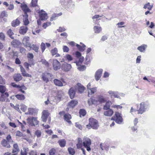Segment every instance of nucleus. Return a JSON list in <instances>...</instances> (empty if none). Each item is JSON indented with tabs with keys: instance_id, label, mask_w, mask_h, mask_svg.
Returning a JSON list of instances; mask_svg holds the SVG:
<instances>
[{
	"instance_id": "20e7f679",
	"label": "nucleus",
	"mask_w": 155,
	"mask_h": 155,
	"mask_svg": "<svg viewBox=\"0 0 155 155\" xmlns=\"http://www.w3.org/2000/svg\"><path fill=\"white\" fill-rule=\"evenodd\" d=\"M136 106L137 107V111L138 114H142L144 112L148 105L145 102H142L140 105L136 104Z\"/></svg>"
},
{
	"instance_id": "aec40b11",
	"label": "nucleus",
	"mask_w": 155,
	"mask_h": 155,
	"mask_svg": "<svg viewBox=\"0 0 155 155\" xmlns=\"http://www.w3.org/2000/svg\"><path fill=\"white\" fill-rule=\"evenodd\" d=\"M74 87H76V90H78L80 93H82L85 90V87L80 83H78Z\"/></svg>"
},
{
	"instance_id": "5fc2aeb1",
	"label": "nucleus",
	"mask_w": 155,
	"mask_h": 155,
	"mask_svg": "<svg viewBox=\"0 0 155 155\" xmlns=\"http://www.w3.org/2000/svg\"><path fill=\"white\" fill-rule=\"evenodd\" d=\"M25 19H23V22L24 23V25L25 26H26L29 24V22L28 18V17H26V16L25 15Z\"/></svg>"
},
{
	"instance_id": "2f4dec72",
	"label": "nucleus",
	"mask_w": 155,
	"mask_h": 155,
	"mask_svg": "<svg viewBox=\"0 0 155 155\" xmlns=\"http://www.w3.org/2000/svg\"><path fill=\"white\" fill-rule=\"evenodd\" d=\"M112 103L110 101H107L105 105L104 106L103 109L104 110H107L110 109V106L112 105Z\"/></svg>"
},
{
	"instance_id": "603ef678",
	"label": "nucleus",
	"mask_w": 155,
	"mask_h": 155,
	"mask_svg": "<svg viewBox=\"0 0 155 155\" xmlns=\"http://www.w3.org/2000/svg\"><path fill=\"white\" fill-rule=\"evenodd\" d=\"M51 24V23L50 21L44 23L43 24L42 27L44 29H45L47 27L50 25Z\"/></svg>"
},
{
	"instance_id": "b1692460",
	"label": "nucleus",
	"mask_w": 155,
	"mask_h": 155,
	"mask_svg": "<svg viewBox=\"0 0 155 155\" xmlns=\"http://www.w3.org/2000/svg\"><path fill=\"white\" fill-rule=\"evenodd\" d=\"M13 78L14 81L18 82L22 80V77L20 74L18 73L15 74L14 75Z\"/></svg>"
},
{
	"instance_id": "72a5a7b5",
	"label": "nucleus",
	"mask_w": 155,
	"mask_h": 155,
	"mask_svg": "<svg viewBox=\"0 0 155 155\" xmlns=\"http://www.w3.org/2000/svg\"><path fill=\"white\" fill-rule=\"evenodd\" d=\"M100 147L102 150H108L109 147V146L105 143H101Z\"/></svg>"
},
{
	"instance_id": "3c124183",
	"label": "nucleus",
	"mask_w": 155,
	"mask_h": 155,
	"mask_svg": "<svg viewBox=\"0 0 155 155\" xmlns=\"http://www.w3.org/2000/svg\"><path fill=\"white\" fill-rule=\"evenodd\" d=\"M6 88L4 85H0V92L2 94H3L6 91Z\"/></svg>"
},
{
	"instance_id": "58836bf2",
	"label": "nucleus",
	"mask_w": 155,
	"mask_h": 155,
	"mask_svg": "<svg viewBox=\"0 0 155 155\" xmlns=\"http://www.w3.org/2000/svg\"><path fill=\"white\" fill-rule=\"evenodd\" d=\"M54 82L56 85L58 86L61 87L63 85L62 82L58 79H54Z\"/></svg>"
},
{
	"instance_id": "7c9ffc66",
	"label": "nucleus",
	"mask_w": 155,
	"mask_h": 155,
	"mask_svg": "<svg viewBox=\"0 0 155 155\" xmlns=\"http://www.w3.org/2000/svg\"><path fill=\"white\" fill-rule=\"evenodd\" d=\"M20 23V21L18 18H17L15 20H14L12 21L11 23V25L13 27H16L17 26L19 25Z\"/></svg>"
},
{
	"instance_id": "ddd939ff",
	"label": "nucleus",
	"mask_w": 155,
	"mask_h": 155,
	"mask_svg": "<svg viewBox=\"0 0 155 155\" xmlns=\"http://www.w3.org/2000/svg\"><path fill=\"white\" fill-rule=\"evenodd\" d=\"M49 113L47 110H43L42 113L41 118L42 120L44 122H46L47 120Z\"/></svg>"
},
{
	"instance_id": "bf43d9fd",
	"label": "nucleus",
	"mask_w": 155,
	"mask_h": 155,
	"mask_svg": "<svg viewBox=\"0 0 155 155\" xmlns=\"http://www.w3.org/2000/svg\"><path fill=\"white\" fill-rule=\"evenodd\" d=\"M15 135L16 136L19 137H21L23 136V133L19 130H18L16 132Z\"/></svg>"
},
{
	"instance_id": "bb28decb",
	"label": "nucleus",
	"mask_w": 155,
	"mask_h": 155,
	"mask_svg": "<svg viewBox=\"0 0 155 155\" xmlns=\"http://www.w3.org/2000/svg\"><path fill=\"white\" fill-rule=\"evenodd\" d=\"M28 30V27L26 26H22L20 28L19 32L21 34L24 35L26 33Z\"/></svg>"
},
{
	"instance_id": "4be33fe9",
	"label": "nucleus",
	"mask_w": 155,
	"mask_h": 155,
	"mask_svg": "<svg viewBox=\"0 0 155 155\" xmlns=\"http://www.w3.org/2000/svg\"><path fill=\"white\" fill-rule=\"evenodd\" d=\"M103 70L102 69H99L97 70L95 74V78L97 81H98L100 79Z\"/></svg>"
},
{
	"instance_id": "c9c22d12",
	"label": "nucleus",
	"mask_w": 155,
	"mask_h": 155,
	"mask_svg": "<svg viewBox=\"0 0 155 155\" xmlns=\"http://www.w3.org/2000/svg\"><path fill=\"white\" fill-rule=\"evenodd\" d=\"M15 56H18L15 55V53L14 51L10 52L8 54V57L9 59H14Z\"/></svg>"
},
{
	"instance_id": "f3484780",
	"label": "nucleus",
	"mask_w": 155,
	"mask_h": 155,
	"mask_svg": "<svg viewBox=\"0 0 155 155\" xmlns=\"http://www.w3.org/2000/svg\"><path fill=\"white\" fill-rule=\"evenodd\" d=\"M20 71L23 76L25 77H29L30 78H31L32 77V75L31 74L27 73L25 69L22 65H20Z\"/></svg>"
},
{
	"instance_id": "f257e3e1",
	"label": "nucleus",
	"mask_w": 155,
	"mask_h": 155,
	"mask_svg": "<svg viewBox=\"0 0 155 155\" xmlns=\"http://www.w3.org/2000/svg\"><path fill=\"white\" fill-rule=\"evenodd\" d=\"M89 124L86 126V128L90 129L92 128L94 130H97L99 127V123L98 121L93 118H90L88 120Z\"/></svg>"
},
{
	"instance_id": "c85d7f7f",
	"label": "nucleus",
	"mask_w": 155,
	"mask_h": 155,
	"mask_svg": "<svg viewBox=\"0 0 155 155\" xmlns=\"http://www.w3.org/2000/svg\"><path fill=\"white\" fill-rule=\"evenodd\" d=\"M97 91V87H95L90 88L88 90V95L89 97H90V95L91 96L95 92H96Z\"/></svg>"
},
{
	"instance_id": "49530a36",
	"label": "nucleus",
	"mask_w": 155,
	"mask_h": 155,
	"mask_svg": "<svg viewBox=\"0 0 155 155\" xmlns=\"http://www.w3.org/2000/svg\"><path fill=\"white\" fill-rule=\"evenodd\" d=\"M68 151L69 154L71 155H74L75 153V150L71 147L68 148Z\"/></svg>"
},
{
	"instance_id": "052dcab7",
	"label": "nucleus",
	"mask_w": 155,
	"mask_h": 155,
	"mask_svg": "<svg viewBox=\"0 0 155 155\" xmlns=\"http://www.w3.org/2000/svg\"><path fill=\"white\" fill-rule=\"evenodd\" d=\"M7 14L6 13V12L5 11H3L1 12L0 15V17L1 18H3L4 17H7Z\"/></svg>"
},
{
	"instance_id": "4c0bfd02",
	"label": "nucleus",
	"mask_w": 155,
	"mask_h": 155,
	"mask_svg": "<svg viewBox=\"0 0 155 155\" xmlns=\"http://www.w3.org/2000/svg\"><path fill=\"white\" fill-rule=\"evenodd\" d=\"M66 141L64 139L60 140L58 143L61 147H64L65 146Z\"/></svg>"
},
{
	"instance_id": "473e14b6",
	"label": "nucleus",
	"mask_w": 155,
	"mask_h": 155,
	"mask_svg": "<svg viewBox=\"0 0 155 155\" xmlns=\"http://www.w3.org/2000/svg\"><path fill=\"white\" fill-rule=\"evenodd\" d=\"M78 101H77L72 100L68 104V106L70 107H74L78 104Z\"/></svg>"
},
{
	"instance_id": "69168bd1",
	"label": "nucleus",
	"mask_w": 155,
	"mask_h": 155,
	"mask_svg": "<svg viewBox=\"0 0 155 155\" xmlns=\"http://www.w3.org/2000/svg\"><path fill=\"white\" fill-rule=\"evenodd\" d=\"M86 68V67L85 65H81L78 68V69L80 71H83Z\"/></svg>"
},
{
	"instance_id": "9b49d317",
	"label": "nucleus",
	"mask_w": 155,
	"mask_h": 155,
	"mask_svg": "<svg viewBox=\"0 0 155 155\" xmlns=\"http://www.w3.org/2000/svg\"><path fill=\"white\" fill-rule=\"evenodd\" d=\"M76 91V87L74 86L71 87L68 90V94L71 99H72L74 97Z\"/></svg>"
},
{
	"instance_id": "4468645a",
	"label": "nucleus",
	"mask_w": 155,
	"mask_h": 155,
	"mask_svg": "<svg viewBox=\"0 0 155 155\" xmlns=\"http://www.w3.org/2000/svg\"><path fill=\"white\" fill-rule=\"evenodd\" d=\"M71 68V66L70 64L64 62L62 64L61 69L64 71H70Z\"/></svg>"
},
{
	"instance_id": "6e6d98bb",
	"label": "nucleus",
	"mask_w": 155,
	"mask_h": 155,
	"mask_svg": "<svg viewBox=\"0 0 155 155\" xmlns=\"http://www.w3.org/2000/svg\"><path fill=\"white\" fill-rule=\"evenodd\" d=\"M40 46L42 52L43 53L46 48L44 42H42Z\"/></svg>"
},
{
	"instance_id": "a19ab883",
	"label": "nucleus",
	"mask_w": 155,
	"mask_h": 155,
	"mask_svg": "<svg viewBox=\"0 0 155 155\" xmlns=\"http://www.w3.org/2000/svg\"><path fill=\"white\" fill-rule=\"evenodd\" d=\"M76 46L78 48V50L80 51H83L85 50L86 46L84 44H83L82 46H81L77 44Z\"/></svg>"
},
{
	"instance_id": "a18cd8bd",
	"label": "nucleus",
	"mask_w": 155,
	"mask_h": 155,
	"mask_svg": "<svg viewBox=\"0 0 155 155\" xmlns=\"http://www.w3.org/2000/svg\"><path fill=\"white\" fill-rule=\"evenodd\" d=\"M80 117H81L85 116L86 114V110L84 109H81L79 112Z\"/></svg>"
},
{
	"instance_id": "393cba45",
	"label": "nucleus",
	"mask_w": 155,
	"mask_h": 155,
	"mask_svg": "<svg viewBox=\"0 0 155 155\" xmlns=\"http://www.w3.org/2000/svg\"><path fill=\"white\" fill-rule=\"evenodd\" d=\"M20 44V42L16 39L13 40L11 42V45L14 48L18 47Z\"/></svg>"
},
{
	"instance_id": "2eb2a0df",
	"label": "nucleus",
	"mask_w": 155,
	"mask_h": 155,
	"mask_svg": "<svg viewBox=\"0 0 155 155\" xmlns=\"http://www.w3.org/2000/svg\"><path fill=\"white\" fill-rule=\"evenodd\" d=\"M51 76V74L50 73L44 72L42 74V79L44 81L47 83L49 81L48 79Z\"/></svg>"
},
{
	"instance_id": "e2e57ef3",
	"label": "nucleus",
	"mask_w": 155,
	"mask_h": 155,
	"mask_svg": "<svg viewBox=\"0 0 155 155\" xmlns=\"http://www.w3.org/2000/svg\"><path fill=\"white\" fill-rule=\"evenodd\" d=\"M56 152V150L54 148L51 149L49 152L50 155H54Z\"/></svg>"
},
{
	"instance_id": "39448f33",
	"label": "nucleus",
	"mask_w": 155,
	"mask_h": 155,
	"mask_svg": "<svg viewBox=\"0 0 155 155\" xmlns=\"http://www.w3.org/2000/svg\"><path fill=\"white\" fill-rule=\"evenodd\" d=\"M83 146L86 148V150L89 151L91 150V140L88 137H84L83 139Z\"/></svg>"
},
{
	"instance_id": "0eeeda50",
	"label": "nucleus",
	"mask_w": 155,
	"mask_h": 155,
	"mask_svg": "<svg viewBox=\"0 0 155 155\" xmlns=\"http://www.w3.org/2000/svg\"><path fill=\"white\" fill-rule=\"evenodd\" d=\"M53 69L55 71H57L61 68V63L56 59H54L52 62Z\"/></svg>"
},
{
	"instance_id": "f704fd0d",
	"label": "nucleus",
	"mask_w": 155,
	"mask_h": 155,
	"mask_svg": "<svg viewBox=\"0 0 155 155\" xmlns=\"http://www.w3.org/2000/svg\"><path fill=\"white\" fill-rule=\"evenodd\" d=\"M19 151V150L17 143H15L13 145V148L12 150V153H18Z\"/></svg>"
},
{
	"instance_id": "7ed1b4c3",
	"label": "nucleus",
	"mask_w": 155,
	"mask_h": 155,
	"mask_svg": "<svg viewBox=\"0 0 155 155\" xmlns=\"http://www.w3.org/2000/svg\"><path fill=\"white\" fill-rule=\"evenodd\" d=\"M27 57L28 59V63L26 62L24 63V65L27 71L29 70V67H31L32 65H34L35 63L33 61L34 55L31 53H28L27 54Z\"/></svg>"
},
{
	"instance_id": "de8ad7c7",
	"label": "nucleus",
	"mask_w": 155,
	"mask_h": 155,
	"mask_svg": "<svg viewBox=\"0 0 155 155\" xmlns=\"http://www.w3.org/2000/svg\"><path fill=\"white\" fill-rule=\"evenodd\" d=\"M146 47V45H143L138 47L137 49L141 52H143L145 50Z\"/></svg>"
},
{
	"instance_id": "338daca9",
	"label": "nucleus",
	"mask_w": 155,
	"mask_h": 155,
	"mask_svg": "<svg viewBox=\"0 0 155 155\" xmlns=\"http://www.w3.org/2000/svg\"><path fill=\"white\" fill-rule=\"evenodd\" d=\"M66 30L65 29L62 27H59L58 29H57V31L59 32H62Z\"/></svg>"
},
{
	"instance_id": "13d9d810",
	"label": "nucleus",
	"mask_w": 155,
	"mask_h": 155,
	"mask_svg": "<svg viewBox=\"0 0 155 155\" xmlns=\"http://www.w3.org/2000/svg\"><path fill=\"white\" fill-rule=\"evenodd\" d=\"M51 52L53 56L55 55L58 52V50L56 48H55L51 50Z\"/></svg>"
},
{
	"instance_id": "79ce46f5",
	"label": "nucleus",
	"mask_w": 155,
	"mask_h": 155,
	"mask_svg": "<svg viewBox=\"0 0 155 155\" xmlns=\"http://www.w3.org/2000/svg\"><path fill=\"white\" fill-rule=\"evenodd\" d=\"M93 28L94 32L95 33H99L102 31V28L101 27L94 26Z\"/></svg>"
},
{
	"instance_id": "f8f14e48",
	"label": "nucleus",
	"mask_w": 155,
	"mask_h": 155,
	"mask_svg": "<svg viewBox=\"0 0 155 155\" xmlns=\"http://www.w3.org/2000/svg\"><path fill=\"white\" fill-rule=\"evenodd\" d=\"M23 11L24 12L25 16L27 17H28V15L27 14L28 13H31V10L29 9L28 6L26 4L22 5L21 6Z\"/></svg>"
},
{
	"instance_id": "6ab92c4d",
	"label": "nucleus",
	"mask_w": 155,
	"mask_h": 155,
	"mask_svg": "<svg viewBox=\"0 0 155 155\" xmlns=\"http://www.w3.org/2000/svg\"><path fill=\"white\" fill-rule=\"evenodd\" d=\"M9 94L8 92H5L2 94L0 97V101H7L8 100Z\"/></svg>"
},
{
	"instance_id": "a878e982",
	"label": "nucleus",
	"mask_w": 155,
	"mask_h": 155,
	"mask_svg": "<svg viewBox=\"0 0 155 155\" xmlns=\"http://www.w3.org/2000/svg\"><path fill=\"white\" fill-rule=\"evenodd\" d=\"M83 146V141L81 138L78 137L77 139V143L76 144L77 147L78 149L82 148Z\"/></svg>"
},
{
	"instance_id": "a211bd4d",
	"label": "nucleus",
	"mask_w": 155,
	"mask_h": 155,
	"mask_svg": "<svg viewBox=\"0 0 155 155\" xmlns=\"http://www.w3.org/2000/svg\"><path fill=\"white\" fill-rule=\"evenodd\" d=\"M9 142L7 141L5 139H3L1 141V144L4 147L6 148H10L11 146Z\"/></svg>"
},
{
	"instance_id": "423d86ee",
	"label": "nucleus",
	"mask_w": 155,
	"mask_h": 155,
	"mask_svg": "<svg viewBox=\"0 0 155 155\" xmlns=\"http://www.w3.org/2000/svg\"><path fill=\"white\" fill-rule=\"evenodd\" d=\"M111 120H114L118 124H121L123 121V119L121 114L118 112H116L115 114L111 118Z\"/></svg>"
},
{
	"instance_id": "680f3d73",
	"label": "nucleus",
	"mask_w": 155,
	"mask_h": 155,
	"mask_svg": "<svg viewBox=\"0 0 155 155\" xmlns=\"http://www.w3.org/2000/svg\"><path fill=\"white\" fill-rule=\"evenodd\" d=\"M29 155H38L36 150H31L29 153Z\"/></svg>"
},
{
	"instance_id": "dca6fc26",
	"label": "nucleus",
	"mask_w": 155,
	"mask_h": 155,
	"mask_svg": "<svg viewBox=\"0 0 155 155\" xmlns=\"http://www.w3.org/2000/svg\"><path fill=\"white\" fill-rule=\"evenodd\" d=\"M29 37L28 36H25L23 39L22 43L26 48L29 47L31 45L29 43Z\"/></svg>"
},
{
	"instance_id": "c756f323",
	"label": "nucleus",
	"mask_w": 155,
	"mask_h": 155,
	"mask_svg": "<svg viewBox=\"0 0 155 155\" xmlns=\"http://www.w3.org/2000/svg\"><path fill=\"white\" fill-rule=\"evenodd\" d=\"M106 110V111H104V114L105 116H111L113 115L114 112L112 110L109 109Z\"/></svg>"
},
{
	"instance_id": "412c9836",
	"label": "nucleus",
	"mask_w": 155,
	"mask_h": 155,
	"mask_svg": "<svg viewBox=\"0 0 155 155\" xmlns=\"http://www.w3.org/2000/svg\"><path fill=\"white\" fill-rule=\"evenodd\" d=\"M64 119L65 121L69 124H71V122L70 120L72 118L71 115L68 113H66L64 116Z\"/></svg>"
},
{
	"instance_id": "cd10ccee",
	"label": "nucleus",
	"mask_w": 155,
	"mask_h": 155,
	"mask_svg": "<svg viewBox=\"0 0 155 155\" xmlns=\"http://www.w3.org/2000/svg\"><path fill=\"white\" fill-rule=\"evenodd\" d=\"M29 47L30 48L29 51H30L31 49L35 52L38 53L39 50V46L36 44H32Z\"/></svg>"
},
{
	"instance_id": "774afa93",
	"label": "nucleus",
	"mask_w": 155,
	"mask_h": 155,
	"mask_svg": "<svg viewBox=\"0 0 155 155\" xmlns=\"http://www.w3.org/2000/svg\"><path fill=\"white\" fill-rule=\"evenodd\" d=\"M41 62L43 64H44L46 67H49V64L48 62L46 61L45 60H42L41 61Z\"/></svg>"
},
{
	"instance_id": "09e8293b",
	"label": "nucleus",
	"mask_w": 155,
	"mask_h": 155,
	"mask_svg": "<svg viewBox=\"0 0 155 155\" xmlns=\"http://www.w3.org/2000/svg\"><path fill=\"white\" fill-rule=\"evenodd\" d=\"M153 6L151 5L149 2L145 4L143 8L145 9L147 8L149 10H151Z\"/></svg>"
},
{
	"instance_id": "5701e85b",
	"label": "nucleus",
	"mask_w": 155,
	"mask_h": 155,
	"mask_svg": "<svg viewBox=\"0 0 155 155\" xmlns=\"http://www.w3.org/2000/svg\"><path fill=\"white\" fill-rule=\"evenodd\" d=\"M108 93L110 95L111 98L119 97V95L117 92H115L111 91H108Z\"/></svg>"
},
{
	"instance_id": "e433bc0d",
	"label": "nucleus",
	"mask_w": 155,
	"mask_h": 155,
	"mask_svg": "<svg viewBox=\"0 0 155 155\" xmlns=\"http://www.w3.org/2000/svg\"><path fill=\"white\" fill-rule=\"evenodd\" d=\"M15 97L19 100L24 101L25 99V97L23 94H17L15 95Z\"/></svg>"
},
{
	"instance_id": "c03bdc74",
	"label": "nucleus",
	"mask_w": 155,
	"mask_h": 155,
	"mask_svg": "<svg viewBox=\"0 0 155 155\" xmlns=\"http://www.w3.org/2000/svg\"><path fill=\"white\" fill-rule=\"evenodd\" d=\"M7 33L10 38L12 39H13L14 38L12 36L14 35V33L12 29L11 28L8 29Z\"/></svg>"
},
{
	"instance_id": "6e6552de",
	"label": "nucleus",
	"mask_w": 155,
	"mask_h": 155,
	"mask_svg": "<svg viewBox=\"0 0 155 155\" xmlns=\"http://www.w3.org/2000/svg\"><path fill=\"white\" fill-rule=\"evenodd\" d=\"M36 12L38 14L39 18L41 20H46L48 18V16L47 14L43 10H38Z\"/></svg>"
},
{
	"instance_id": "4d7b16f0",
	"label": "nucleus",
	"mask_w": 155,
	"mask_h": 155,
	"mask_svg": "<svg viewBox=\"0 0 155 155\" xmlns=\"http://www.w3.org/2000/svg\"><path fill=\"white\" fill-rule=\"evenodd\" d=\"M21 109L23 112H25L27 109V107L24 104H21Z\"/></svg>"
},
{
	"instance_id": "ea45409f",
	"label": "nucleus",
	"mask_w": 155,
	"mask_h": 155,
	"mask_svg": "<svg viewBox=\"0 0 155 155\" xmlns=\"http://www.w3.org/2000/svg\"><path fill=\"white\" fill-rule=\"evenodd\" d=\"M38 0H32L30 4L31 7H38V8L39 9V6L38 5Z\"/></svg>"
},
{
	"instance_id": "9d476101",
	"label": "nucleus",
	"mask_w": 155,
	"mask_h": 155,
	"mask_svg": "<svg viewBox=\"0 0 155 155\" xmlns=\"http://www.w3.org/2000/svg\"><path fill=\"white\" fill-rule=\"evenodd\" d=\"M11 85L14 87L18 88L19 91L22 93L24 94L26 93L25 91L23 90H26L27 89V87L24 85L21 86L18 85L14 82L12 83L11 84Z\"/></svg>"
},
{
	"instance_id": "f03ea898",
	"label": "nucleus",
	"mask_w": 155,
	"mask_h": 155,
	"mask_svg": "<svg viewBox=\"0 0 155 155\" xmlns=\"http://www.w3.org/2000/svg\"><path fill=\"white\" fill-rule=\"evenodd\" d=\"M97 100L93 99L91 98L88 101V103L89 105L92 104H98L99 103H104L106 101L105 98L103 96L100 95L97 96Z\"/></svg>"
},
{
	"instance_id": "0e129e2a",
	"label": "nucleus",
	"mask_w": 155,
	"mask_h": 155,
	"mask_svg": "<svg viewBox=\"0 0 155 155\" xmlns=\"http://www.w3.org/2000/svg\"><path fill=\"white\" fill-rule=\"evenodd\" d=\"M35 135L37 136V137H39L41 135V131L39 130H37L35 132Z\"/></svg>"
},
{
	"instance_id": "864d4df0",
	"label": "nucleus",
	"mask_w": 155,
	"mask_h": 155,
	"mask_svg": "<svg viewBox=\"0 0 155 155\" xmlns=\"http://www.w3.org/2000/svg\"><path fill=\"white\" fill-rule=\"evenodd\" d=\"M28 151V148H24L23 151L21 150V155H27V152Z\"/></svg>"
},
{
	"instance_id": "1a4fd4ad",
	"label": "nucleus",
	"mask_w": 155,
	"mask_h": 155,
	"mask_svg": "<svg viewBox=\"0 0 155 155\" xmlns=\"http://www.w3.org/2000/svg\"><path fill=\"white\" fill-rule=\"evenodd\" d=\"M28 123L31 126H35L38 124L39 121L37 120V117H30L27 119Z\"/></svg>"
},
{
	"instance_id": "37998d69",
	"label": "nucleus",
	"mask_w": 155,
	"mask_h": 155,
	"mask_svg": "<svg viewBox=\"0 0 155 155\" xmlns=\"http://www.w3.org/2000/svg\"><path fill=\"white\" fill-rule=\"evenodd\" d=\"M62 13H60L59 14H56V13H54L53 14L51 17L50 18V21H52L53 20H54L56 18L59 16H61L62 15Z\"/></svg>"
},
{
	"instance_id": "8fccbe9b",
	"label": "nucleus",
	"mask_w": 155,
	"mask_h": 155,
	"mask_svg": "<svg viewBox=\"0 0 155 155\" xmlns=\"http://www.w3.org/2000/svg\"><path fill=\"white\" fill-rule=\"evenodd\" d=\"M5 140L10 143H12L13 142L12 137L10 134H8L7 135Z\"/></svg>"
}]
</instances>
